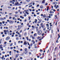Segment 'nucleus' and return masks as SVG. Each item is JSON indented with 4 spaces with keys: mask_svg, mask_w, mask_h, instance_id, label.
<instances>
[{
    "mask_svg": "<svg viewBox=\"0 0 60 60\" xmlns=\"http://www.w3.org/2000/svg\"><path fill=\"white\" fill-rule=\"evenodd\" d=\"M28 52L27 51H25L24 52V53L26 55H28Z\"/></svg>",
    "mask_w": 60,
    "mask_h": 60,
    "instance_id": "6e6552de",
    "label": "nucleus"
},
{
    "mask_svg": "<svg viewBox=\"0 0 60 60\" xmlns=\"http://www.w3.org/2000/svg\"><path fill=\"white\" fill-rule=\"evenodd\" d=\"M0 49H3V47H2L1 46H0Z\"/></svg>",
    "mask_w": 60,
    "mask_h": 60,
    "instance_id": "37998d69",
    "label": "nucleus"
},
{
    "mask_svg": "<svg viewBox=\"0 0 60 60\" xmlns=\"http://www.w3.org/2000/svg\"><path fill=\"white\" fill-rule=\"evenodd\" d=\"M42 33V31L41 30H40L38 31V34H39V35H40Z\"/></svg>",
    "mask_w": 60,
    "mask_h": 60,
    "instance_id": "7ed1b4c3",
    "label": "nucleus"
},
{
    "mask_svg": "<svg viewBox=\"0 0 60 60\" xmlns=\"http://www.w3.org/2000/svg\"><path fill=\"white\" fill-rule=\"evenodd\" d=\"M28 45H29V46H30V44H29V43H28Z\"/></svg>",
    "mask_w": 60,
    "mask_h": 60,
    "instance_id": "6e6d98bb",
    "label": "nucleus"
},
{
    "mask_svg": "<svg viewBox=\"0 0 60 60\" xmlns=\"http://www.w3.org/2000/svg\"><path fill=\"white\" fill-rule=\"evenodd\" d=\"M29 11H32V9H29Z\"/></svg>",
    "mask_w": 60,
    "mask_h": 60,
    "instance_id": "69168bd1",
    "label": "nucleus"
},
{
    "mask_svg": "<svg viewBox=\"0 0 60 60\" xmlns=\"http://www.w3.org/2000/svg\"><path fill=\"white\" fill-rule=\"evenodd\" d=\"M37 31H38L39 30V29H38V27H37L36 28Z\"/></svg>",
    "mask_w": 60,
    "mask_h": 60,
    "instance_id": "9b49d317",
    "label": "nucleus"
},
{
    "mask_svg": "<svg viewBox=\"0 0 60 60\" xmlns=\"http://www.w3.org/2000/svg\"><path fill=\"white\" fill-rule=\"evenodd\" d=\"M54 4H57V2H55L53 3Z\"/></svg>",
    "mask_w": 60,
    "mask_h": 60,
    "instance_id": "f3484780",
    "label": "nucleus"
},
{
    "mask_svg": "<svg viewBox=\"0 0 60 60\" xmlns=\"http://www.w3.org/2000/svg\"><path fill=\"white\" fill-rule=\"evenodd\" d=\"M27 2H29L30 1V0H26Z\"/></svg>",
    "mask_w": 60,
    "mask_h": 60,
    "instance_id": "c756f323",
    "label": "nucleus"
},
{
    "mask_svg": "<svg viewBox=\"0 0 60 60\" xmlns=\"http://www.w3.org/2000/svg\"><path fill=\"white\" fill-rule=\"evenodd\" d=\"M56 58H54L53 59V60H56Z\"/></svg>",
    "mask_w": 60,
    "mask_h": 60,
    "instance_id": "09e8293b",
    "label": "nucleus"
},
{
    "mask_svg": "<svg viewBox=\"0 0 60 60\" xmlns=\"http://www.w3.org/2000/svg\"><path fill=\"white\" fill-rule=\"evenodd\" d=\"M56 50H57L58 49V48L57 47H56L54 49V51H56Z\"/></svg>",
    "mask_w": 60,
    "mask_h": 60,
    "instance_id": "dca6fc26",
    "label": "nucleus"
},
{
    "mask_svg": "<svg viewBox=\"0 0 60 60\" xmlns=\"http://www.w3.org/2000/svg\"><path fill=\"white\" fill-rule=\"evenodd\" d=\"M58 37L57 38V40H56V43H58V42H59V41H58V40H59V39L60 38V35L59 34H58Z\"/></svg>",
    "mask_w": 60,
    "mask_h": 60,
    "instance_id": "f03ea898",
    "label": "nucleus"
},
{
    "mask_svg": "<svg viewBox=\"0 0 60 60\" xmlns=\"http://www.w3.org/2000/svg\"><path fill=\"white\" fill-rule=\"evenodd\" d=\"M59 55V56H60V52H59V53H58Z\"/></svg>",
    "mask_w": 60,
    "mask_h": 60,
    "instance_id": "49530a36",
    "label": "nucleus"
},
{
    "mask_svg": "<svg viewBox=\"0 0 60 60\" xmlns=\"http://www.w3.org/2000/svg\"><path fill=\"white\" fill-rule=\"evenodd\" d=\"M19 4V5H20L21 4H19V3L18 2H17L16 3H15V5H17V4Z\"/></svg>",
    "mask_w": 60,
    "mask_h": 60,
    "instance_id": "f8f14e48",
    "label": "nucleus"
},
{
    "mask_svg": "<svg viewBox=\"0 0 60 60\" xmlns=\"http://www.w3.org/2000/svg\"><path fill=\"white\" fill-rule=\"evenodd\" d=\"M2 22V23L3 24H4L5 23V22H4V21H3Z\"/></svg>",
    "mask_w": 60,
    "mask_h": 60,
    "instance_id": "79ce46f5",
    "label": "nucleus"
},
{
    "mask_svg": "<svg viewBox=\"0 0 60 60\" xmlns=\"http://www.w3.org/2000/svg\"><path fill=\"white\" fill-rule=\"evenodd\" d=\"M39 4H38L37 5V7H39Z\"/></svg>",
    "mask_w": 60,
    "mask_h": 60,
    "instance_id": "bf43d9fd",
    "label": "nucleus"
},
{
    "mask_svg": "<svg viewBox=\"0 0 60 60\" xmlns=\"http://www.w3.org/2000/svg\"><path fill=\"white\" fill-rule=\"evenodd\" d=\"M33 11H35V10L34 9H33L32 10Z\"/></svg>",
    "mask_w": 60,
    "mask_h": 60,
    "instance_id": "774afa93",
    "label": "nucleus"
},
{
    "mask_svg": "<svg viewBox=\"0 0 60 60\" xmlns=\"http://www.w3.org/2000/svg\"><path fill=\"white\" fill-rule=\"evenodd\" d=\"M16 52L17 53H19V52L18 50H17L16 51Z\"/></svg>",
    "mask_w": 60,
    "mask_h": 60,
    "instance_id": "13d9d810",
    "label": "nucleus"
},
{
    "mask_svg": "<svg viewBox=\"0 0 60 60\" xmlns=\"http://www.w3.org/2000/svg\"><path fill=\"white\" fill-rule=\"evenodd\" d=\"M13 22H14L13 21H11V20H10V21L9 22V23H13Z\"/></svg>",
    "mask_w": 60,
    "mask_h": 60,
    "instance_id": "9d476101",
    "label": "nucleus"
},
{
    "mask_svg": "<svg viewBox=\"0 0 60 60\" xmlns=\"http://www.w3.org/2000/svg\"><path fill=\"white\" fill-rule=\"evenodd\" d=\"M23 44L25 45H27V44L26 41H24Z\"/></svg>",
    "mask_w": 60,
    "mask_h": 60,
    "instance_id": "1a4fd4ad",
    "label": "nucleus"
},
{
    "mask_svg": "<svg viewBox=\"0 0 60 60\" xmlns=\"http://www.w3.org/2000/svg\"><path fill=\"white\" fill-rule=\"evenodd\" d=\"M7 32L8 34H9L10 32H9V31H8V30H4V33H4L5 34H7Z\"/></svg>",
    "mask_w": 60,
    "mask_h": 60,
    "instance_id": "f257e3e1",
    "label": "nucleus"
},
{
    "mask_svg": "<svg viewBox=\"0 0 60 60\" xmlns=\"http://www.w3.org/2000/svg\"><path fill=\"white\" fill-rule=\"evenodd\" d=\"M1 20H4V19L3 18H1Z\"/></svg>",
    "mask_w": 60,
    "mask_h": 60,
    "instance_id": "b1692460",
    "label": "nucleus"
},
{
    "mask_svg": "<svg viewBox=\"0 0 60 60\" xmlns=\"http://www.w3.org/2000/svg\"><path fill=\"white\" fill-rule=\"evenodd\" d=\"M24 15H24V17H26V14H25V13H24Z\"/></svg>",
    "mask_w": 60,
    "mask_h": 60,
    "instance_id": "58836bf2",
    "label": "nucleus"
},
{
    "mask_svg": "<svg viewBox=\"0 0 60 60\" xmlns=\"http://www.w3.org/2000/svg\"><path fill=\"white\" fill-rule=\"evenodd\" d=\"M31 42H33V44H35V41H34V40H33L31 41Z\"/></svg>",
    "mask_w": 60,
    "mask_h": 60,
    "instance_id": "2eb2a0df",
    "label": "nucleus"
},
{
    "mask_svg": "<svg viewBox=\"0 0 60 60\" xmlns=\"http://www.w3.org/2000/svg\"><path fill=\"white\" fill-rule=\"evenodd\" d=\"M32 5L29 6V7H32Z\"/></svg>",
    "mask_w": 60,
    "mask_h": 60,
    "instance_id": "4d7b16f0",
    "label": "nucleus"
},
{
    "mask_svg": "<svg viewBox=\"0 0 60 60\" xmlns=\"http://www.w3.org/2000/svg\"><path fill=\"white\" fill-rule=\"evenodd\" d=\"M42 4H44L45 3V1L44 0H43L42 1Z\"/></svg>",
    "mask_w": 60,
    "mask_h": 60,
    "instance_id": "393cba45",
    "label": "nucleus"
},
{
    "mask_svg": "<svg viewBox=\"0 0 60 60\" xmlns=\"http://www.w3.org/2000/svg\"><path fill=\"white\" fill-rule=\"evenodd\" d=\"M30 37L32 38L33 40H34V39H35V37L32 36V35H30Z\"/></svg>",
    "mask_w": 60,
    "mask_h": 60,
    "instance_id": "423d86ee",
    "label": "nucleus"
},
{
    "mask_svg": "<svg viewBox=\"0 0 60 60\" xmlns=\"http://www.w3.org/2000/svg\"><path fill=\"white\" fill-rule=\"evenodd\" d=\"M57 21L55 24V25L56 26H57Z\"/></svg>",
    "mask_w": 60,
    "mask_h": 60,
    "instance_id": "4c0bfd02",
    "label": "nucleus"
},
{
    "mask_svg": "<svg viewBox=\"0 0 60 60\" xmlns=\"http://www.w3.org/2000/svg\"><path fill=\"white\" fill-rule=\"evenodd\" d=\"M27 29L26 28L25 29V30H24V31H26V30Z\"/></svg>",
    "mask_w": 60,
    "mask_h": 60,
    "instance_id": "5fc2aeb1",
    "label": "nucleus"
},
{
    "mask_svg": "<svg viewBox=\"0 0 60 60\" xmlns=\"http://www.w3.org/2000/svg\"><path fill=\"white\" fill-rule=\"evenodd\" d=\"M9 39H10V37H8L6 38V40H9Z\"/></svg>",
    "mask_w": 60,
    "mask_h": 60,
    "instance_id": "4468645a",
    "label": "nucleus"
},
{
    "mask_svg": "<svg viewBox=\"0 0 60 60\" xmlns=\"http://www.w3.org/2000/svg\"><path fill=\"white\" fill-rule=\"evenodd\" d=\"M16 39L17 40H18L19 39V38H16Z\"/></svg>",
    "mask_w": 60,
    "mask_h": 60,
    "instance_id": "3c124183",
    "label": "nucleus"
},
{
    "mask_svg": "<svg viewBox=\"0 0 60 60\" xmlns=\"http://www.w3.org/2000/svg\"><path fill=\"white\" fill-rule=\"evenodd\" d=\"M13 45V44L12 43L10 45V47H11V46H12V45Z\"/></svg>",
    "mask_w": 60,
    "mask_h": 60,
    "instance_id": "5701e85b",
    "label": "nucleus"
},
{
    "mask_svg": "<svg viewBox=\"0 0 60 60\" xmlns=\"http://www.w3.org/2000/svg\"><path fill=\"white\" fill-rule=\"evenodd\" d=\"M54 7H56V9H57V7H56V5H55L54 6Z\"/></svg>",
    "mask_w": 60,
    "mask_h": 60,
    "instance_id": "4be33fe9",
    "label": "nucleus"
},
{
    "mask_svg": "<svg viewBox=\"0 0 60 60\" xmlns=\"http://www.w3.org/2000/svg\"><path fill=\"white\" fill-rule=\"evenodd\" d=\"M44 35V33H43L42 34V36H43Z\"/></svg>",
    "mask_w": 60,
    "mask_h": 60,
    "instance_id": "a18cd8bd",
    "label": "nucleus"
},
{
    "mask_svg": "<svg viewBox=\"0 0 60 60\" xmlns=\"http://www.w3.org/2000/svg\"><path fill=\"white\" fill-rule=\"evenodd\" d=\"M24 50H25V51H26V50H27V49L25 48L24 49Z\"/></svg>",
    "mask_w": 60,
    "mask_h": 60,
    "instance_id": "2f4dec72",
    "label": "nucleus"
},
{
    "mask_svg": "<svg viewBox=\"0 0 60 60\" xmlns=\"http://www.w3.org/2000/svg\"><path fill=\"white\" fill-rule=\"evenodd\" d=\"M40 25L41 26V27H42V28H44V25L43 24V23H41Z\"/></svg>",
    "mask_w": 60,
    "mask_h": 60,
    "instance_id": "20e7f679",
    "label": "nucleus"
},
{
    "mask_svg": "<svg viewBox=\"0 0 60 60\" xmlns=\"http://www.w3.org/2000/svg\"><path fill=\"white\" fill-rule=\"evenodd\" d=\"M26 39H27V40H29V39H28V37H26Z\"/></svg>",
    "mask_w": 60,
    "mask_h": 60,
    "instance_id": "f704fd0d",
    "label": "nucleus"
},
{
    "mask_svg": "<svg viewBox=\"0 0 60 60\" xmlns=\"http://www.w3.org/2000/svg\"><path fill=\"white\" fill-rule=\"evenodd\" d=\"M49 18H47V21H49Z\"/></svg>",
    "mask_w": 60,
    "mask_h": 60,
    "instance_id": "338daca9",
    "label": "nucleus"
},
{
    "mask_svg": "<svg viewBox=\"0 0 60 60\" xmlns=\"http://www.w3.org/2000/svg\"><path fill=\"white\" fill-rule=\"evenodd\" d=\"M8 9H10V8H11V7H10L8 6Z\"/></svg>",
    "mask_w": 60,
    "mask_h": 60,
    "instance_id": "ea45409f",
    "label": "nucleus"
},
{
    "mask_svg": "<svg viewBox=\"0 0 60 60\" xmlns=\"http://www.w3.org/2000/svg\"><path fill=\"white\" fill-rule=\"evenodd\" d=\"M37 35V34L36 33H35L34 34V36H36Z\"/></svg>",
    "mask_w": 60,
    "mask_h": 60,
    "instance_id": "c85d7f7f",
    "label": "nucleus"
},
{
    "mask_svg": "<svg viewBox=\"0 0 60 60\" xmlns=\"http://www.w3.org/2000/svg\"><path fill=\"white\" fill-rule=\"evenodd\" d=\"M40 8H41V9H42L43 8V6L42 5L41 6H40Z\"/></svg>",
    "mask_w": 60,
    "mask_h": 60,
    "instance_id": "a878e982",
    "label": "nucleus"
},
{
    "mask_svg": "<svg viewBox=\"0 0 60 60\" xmlns=\"http://www.w3.org/2000/svg\"><path fill=\"white\" fill-rule=\"evenodd\" d=\"M53 30H51V33H52H52H53Z\"/></svg>",
    "mask_w": 60,
    "mask_h": 60,
    "instance_id": "8fccbe9b",
    "label": "nucleus"
},
{
    "mask_svg": "<svg viewBox=\"0 0 60 60\" xmlns=\"http://www.w3.org/2000/svg\"><path fill=\"white\" fill-rule=\"evenodd\" d=\"M50 13H54V12L52 11H50Z\"/></svg>",
    "mask_w": 60,
    "mask_h": 60,
    "instance_id": "aec40b11",
    "label": "nucleus"
},
{
    "mask_svg": "<svg viewBox=\"0 0 60 60\" xmlns=\"http://www.w3.org/2000/svg\"><path fill=\"white\" fill-rule=\"evenodd\" d=\"M45 30H46V28H44V29H43V31H45Z\"/></svg>",
    "mask_w": 60,
    "mask_h": 60,
    "instance_id": "864d4df0",
    "label": "nucleus"
},
{
    "mask_svg": "<svg viewBox=\"0 0 60 60\" xmlns=\"http://www.w3.org/2000/svg\"><path fill=\"white\" fill-rule=\"evenodd\" d=\"M49 15L50 16H53V15H52V14H49Z\"/></svg>",
    "mask_w": 60,
    "mask_h": 60,
    "instance_id": "7c9ffc66",
    "label": "nucleus"
},
{
    "mask_svg": "<svg viewBox=\"0 0 60 60\" xmlns=\"http://www.w3.org/2000/svg\"><path fill=\"white\" fill-rule=\"evenodd\" d=\"M26 21H27V20H26V19H25L24 20V22H26Z\"/></svg>",
    "mask_w": 60,
    "mask_h": 60,
    "instance_id": "0e129e2a",
    "label": "nucleus"
},
{
    "mask_svg": "<svg viewBox=\"0 0 60 60\" xmlns=\"http://www.w3.org/2000/svg\"><path fill=\"white\" fill-rule=\"evenodd\" d=\"M53 11H54V12H55V11H56V10H55V9H54L53 10Z\"/></svg>",
    "mask_w": 60,
    "mask_h": 60,
    "instance_id": "e2e57ef3",
    "label": "nucleus"
},
{
    "mask_svg": "<svg viewBox=\"0 0 60 60\" xmlns=\"http://www.w3.org/2000/svg\"><path fill=\"white\" fill-rule=\"evenodd\" d=\"M28 18L29 19V20H30V19H31V18L30 17V16Z\"/></svg>",
    "mask_w": 60,
    "mask_h": 60,
    "instance_id": "c9c22d12",
    "label": "nucleus"
},
{
    "mask_svg": "<svg viewBox=\"0 0 60 60\" xmlns=\"http://www.w3.org/2000/svg\"><path fill=\"white\" fill-rule=\"evenodd\" d=\"M51 29V28L50 29H49L48 30V31L49 32V31H50Z\"/></svg>",
    "mask_w": 60,
    "mask_h": 60,
    "instance_id": "603ef678",
    "label": "nucleus"
},
{
    "mask_svg": "<svg viewBox=\"0 0 60 60\" xmlns=\"http://www.w3.org/2000/svg\"><path fill=\"white\" fill-rule=\"evenodd\" d=\"M15 19V17H13V20H14V19Z\"/></svg>",
    "mask_w": 60,
    "mask_h": 60,
    "instance_id": "c03bdc74",
    "label": "nucleus"
},
{
    "mask_svg": "<svg viewBox=\"0 0 60 60\" xmlns=\"http://www.w3.org/2000/svg\"><path fill=\"white\" fill-rule=\"evenodd\" d=\"M19 28H18L17 29V31H19V30H20Z\"/></svg>",
    "mask_w": 60,
    "mask_h": 60,
    "instance_id": "72a5a7b5",
    "label": "nucleus"
},
{
    "mask_svg": "<svg viewBox=\"0 0 60 60\" xmlns=\"http://www.w3.org/2000/svg\"><path fill=\"white\" fill-rule=\"evenodd\" d=\"M4 37V35L3 34L2 36V37Z\"/></svg>",
    "mask_w": 60,
    "mask_h": 60,
    "instance_id": "052dcab7",
    "label": "nucleus"
},
{
    "mask_svg": "<svg viewBox=\"0 0 60 60\" xmlns=\"http://www.w3.org/2000/svg\"><path fill=\"white\" fill-rule=\"evenodd\" d=\"M54 16L55 17V19H58V17H57V15H54Z\"/></svg>",
    "mask_w": 60,
    "mask_h": 60,
    "instance_id": "0eeeda50",
    "label": "nucleus"
},
{
    "mask_svg": "<svg viewBox=\"0 0 60 60\" xmlns=\"http://www.w3.org/2000/svg\"><path fill=\"white\" fill-rule=\"evenodd\" d=\"M55 54V52H53V56H54L55 57H56V54Z\"/></svg>",
    "mask_w": 60,
    "mask_h": 60,
    "instance_id": "ddd939ff",
    "label": "nucleus"
},
{
    "mask_svg": "<svg viewBox=\"0 0 60 60\" xmlns=\"http://www.w3.org/2000/svg\"><path fill=\"white\" fill-rule=\"evenodd\" d=\"M20 17L21 18H22V19H24V17H22V16H20Z\"/></svg>",
    "mask_w": 60,
    "mask_h": 60,
    "instance_id": "a211bd4d",
    "label": "nucleus"
},
{
    "mask_svg": "<svg viewBox=\"0 0 60 60\" xmlns=\"http://www.w3.org/2000/svg\"><path fill=\"white\" fill-rule=\"evenodd\" d=\"M49 7L48 6V7H47V11H48L49 10Z\"/></svg>",
    "mask_w": 60,
    "mask_h": 60,
    "instance_id": "412c9836",
    "label": "nucleus"
},
{
    "mask_svg": "<svg viewBox=\"0 0 60 60\" xmlns=\"http://www.w3.org/2000/svg\"><path fill=\"white\" fill-rule=\"evenodd\" d=\"M43 18H45L46 17V15H44L43 16Z\"/></svg>",
    "mask_w": 60,
    "mask_h": 60,
    "instance_id": "e433bc0d",
    "label": "nucleus"
},
{
    "mask_svg": "<svg viewBox=\"0 0 60 60\" xmlns=\"http://www.w3.org/2000/svg\"><path fill=\"white\" fill-rule=\"evenodd\" d=\"M48 17L49 18H51V16H50V15L48 16Z\"/></svg>",
    "mask_w": 60,
    "mask_h": 60,
    "instance_id": "de8ad7c7",
    "label": "nucleus"
},
{
    "mask_svg": "<svg viewBox=\"0 0 60 60\" xmlns=\"http://www.w3.org/2000/svg\"><path fill=\"white\" fill-rule=\"evenodd\" d=\"M46 26H48V27H49V25L48 24H47L46 25Z\"/></svg>",
    "mask_w": 60,
    "mask_h": 60,
    "instance_id": "473e14b6",
    "label": "nucleus"
},
{
    "mask_svg": "<svg viewBox=\"0 0 60 60\" xmlns=\"http://www.w3.org/2000/svg\"><path fill=\"white\" fill-rule=\"evenodd\" d=\"M32 28H33L32 29V30H34V29H35V28H34V26H32Z\"/></svg>",
    "mask_w": 60,
    "mask_h": 60,
    "instance_id": "6ab92c4d",
    "label": "nucleus"
},
{
    "mask_svg": "<svg viewBox=\"0 0 60 60\" xmlns=\"http://www.w3.org/2000/svg\"><path fill=\"white\" fill-rule=\"evenodd\" d=\"M14 44H15V45H16V42H15L14 43Z\"/></svg>",
    "mask_w": 60,
    "mask_h": 60,
    "instance_id": "680f3d73",
    "label": "nucleus"
},
{
    "mask_svg": "<svg viewBox=\"0 0 60 60\" xmlns=\"http://www.w3.org/2000/svg\"><path fill=\"white\" fill-rule=\"evenodd\" d=\"M25 13H27V15L29 14V13L27 12V11H26L25 12Z\"/></svg>",
    "mask_w": 60,
    "mask_h": 60,
    "instance_id": "cd10ccee",
    "label": "nucleus"
},
{
    "mask_svg": "<svg viewBox=\"0 0 60 60\" xmlns=\"http://www.w3.org/2000/svg\"><path fill=\"white\" fill-rule=\"evenodd\" d=\"M19 56V54H16L15 56V58H17V57H18V56Z\"/></svg>",
    "mask_w": 60,
    "mask_h": 60,
    "instance_id": "39448f33",
    "label": "nucleus"
},
{
    "mask_svg": "<svg viewBox=\"0 0 60 60\" xmlns=\"http://www.w3.org/2000/svg\"><path fill=\"white\" fill-rule=\"evenodd\" d=\"M43 51V50H41V49H40V52H41V51Z\"/></svg>",
    "mask_w": 60,
    "mask_h": 60,
    "instance_id": "a19ab883",
    "label": "nucleus"
},
{
    "mask_svg": "<svg viewBox=\"0 0 60 60\" xmlns=\"http://www.w3.org/2000/svg\"><path fill=\"white\" fill-rule=\"evenodd\" d=\"M21 35L20 34H19V37L20 38L21 37Z\"/></svg>",
    "mask_w": 60,
    "mask_h": 60,
    "instance_id": "bb28decb",
    "label": "nucleus"
}]
</instances>
